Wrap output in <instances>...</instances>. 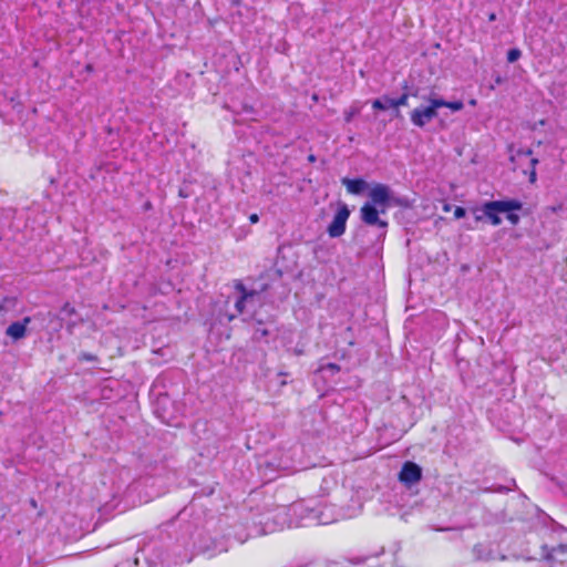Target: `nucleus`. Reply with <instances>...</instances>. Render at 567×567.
I'll list each match as a JSON object with an SVG mask.
<instances>
[{"instance_id": "nucleus-1", "label": "nucleus", "mask_w": 567, "mask_h": 567, "mask_svg": "<svg viewBox=\"0 0 567 567\" xmlns=\"http://www.w3.org/2000/svg\"><path fill=\"white\" fill-rule=\"evenodd\" d=\"M399 204L394 198L390 187L384 184H375L369 192V202L360 208L361 220L368 225L378 228L377 237L384 238L386 235L388 221L380 216L385 214L393 205Z\"/></svg>"}, {"instance_id": "nucleus-2", "label": "nucleus", "mask_w": 567, "mask_h": 567, "mask_svg": "<svg viewBox=\"0 0 567 567\" xmlns=\"http://www.w3.org/2000/svg\"><path fill=\"white\" fill-rule=\"evenodd\" d=\"M421 99L427 104L415 107L410 114L412 124L420 128L424 127L437 116V110L442 107L443 104V99L433 91L430 92L427 96H421Z\"/></svg>"}, {"instance_id": "nucleus-3", "label": "nucleus", "mask_w": 567, "mask_h": 567, "mask_svg": "<svg viewBox=\"0 0 567 567\" xmlns=\"http://www.w3.org/2000/svg\"><path fill=\"white\" fill-rule=\"evenodd\" d=\"M182 551L171 555L166 548L159 544L148 545L143 549V560L145 567H175L183 560Z\"/></svg>"}, {"instance_id": "nucleus-4", "label": "nucleus", "mask_w": 567, "mask_h": 567, "mask_svg": "<svg viewBox=\"0 0 567 567\" xmlns=\"http://www.w3.org/2000/svg\"><path fill=\"white\" fill-rule=\"evenodd\" d=\"M238 297L235 301L237 315L252 313L264 302L262 290L247 289L241 281H236Z\"/></svg>"}, {"instance_id": "nucleus-5", "label": "nucleus", "mask_w": 567, "mask_h": 567, "mask_svg": "<svg viewBox=\"0 0 567 567\" xmlns=\"http://www.w3.org/2000/svg\"><path fill=\"white\" fill-rule=\"evenodd\" d=\"M522 208V204L517 200H492L482 206V212L494 226L502 223L499 214L515 212Z\"/></svg>"}, {"instance_id": "nucleus-6", "label": "nucleus", "mask_w": 567, "mask_h": 567, "mask_svg": "<svg viewBox=\"0 0 567 567\" xmlns=\"http://www.w3.org/2000/svg\"><path fill=\"white\" fill-rule=\"evenodd\" d=\"M350 216V210L346 204H342L332 221L328 226V234L331 238L340 237L346 231L347 220Z\"/></svg>"}, {"instance_id": "nucleus-7", "label": "nucleus", "mask_w": 567, "mask_h": 567, "mask_svg": "<svg viewBox=\"0 0 567 567\" xmlns=\"http://www.w3.org/2000/svg\"><path fill=\"white\" fill-rule=\"evenodd\" d=\"M422 478V468L414 462H405L399 473V480L406 486L420 482Z\"/></svg>"}, {"instance_id": "nucleus-8", "label": "nucleus", "mask_w": 567, "mask_h": 567, "mask_svg": "<svg viewBox=\"0 0 567 567\" xmlns=\"http://www.w3.org/2000/svg\"><path fill=\"white\" fill-rule=\"evenodd\" d=\"M31 322L30 317H24L21 321H14L6 329V336L12 341H19L27 336L28 324Z\"/></svg>"}, {"instance_id": "nucleus-9", "label": "nucleus", "mask_w": 567, "mask_h": 567, "mask_svg": "<svg viewBox=\"0 0 567 567\" xmlns=\"http://www.w3.org/2000/svg\"><path fill=\"white\" fill-rule=\"evenodd\" d=\"M341 182L347 187V190L353 195H360L368 187V183L362 178L350 179L346 177Z\"/></svg>"}, {"instance_id": "nucleus-10", "label": "nucleus", "mask_w": 567, "mask_h": 567, "mask_svg": "<svg viewBox=\"0 0 567 567\" xmlns=\"http://www.w3.org/2000/svg\"><path fill=\"white\" fill-rule=\"evenodd\" d=\"M306 518L310 522H316L319 525H328L336 520L334 517L329 516L324 511L319 508H311Z\"/></svg>"}, {"instance_id": "nucleus-11", "label": "nucleus", "mask_w": 567, "mask_h": 567, "mask_svg": "<svg viewBox=\"0 0 567 567\" xmlns=\"http://www.w3.org/2000/svg\"><path fill=\"white\" fill-rule=\"evenodd\" d=\"M17 305L18 299L16 297H4L0 299V316H7L16 309Z\"/></svg>"}, {"instance_id": "nucleus-12", "label": "nucleus", "mask_w": 567, "mask_h": 567, "mask_svg": "<svg viewBox=\"0 0 567 567\" xmlns=\"http://www.w3.org/2000/svg\"><path fill=\"white\" fill-rule=\"evenodd\" d=\"M409 96H410V94H409V93H403V94H402L400 97H398V99H392V97H389V96L384 95V101H385L390 106H392L393 109H396L395 116H399L400 112L398 111V109H399L400 106H405V105H408Z\"/></svg>"}, {"instance_id": "nucleus-13", "label": "nucleus", "mask_w": 567, "mask_h": 567, "mask_svg": "<svg viewBox=\"0 0 567 567\" xmlns=\"http://www.w3.org/2000/svg\"><path fill=\"white\" fill-rule=\"evenodd\" d=\"M557 553L566 554L567 545H559L558 547H554L548 549L547 546H543V556L546 560H554L555 555Z\"/></svg>"}, {"instance_id": "nucleus-14", "label": "nucleus", "mask_w": 567, "mask_h": 567, "mask_svg": "<svg viewBox=\"0 0 567 567\" xmlns=\"http://www.w3.org/2000/svg\"><path fill=\"white\" fill-rule=\"evenodd\" d=\"M316 567H352V564L348 560H329L322 563H316Z\"/></svg>"}, {"instance_id": "nucleus-15", "label": "nucleus", "mask_w": 567, "mask_h": 567, "mask_svg": "<svg viewBox=\"0 0 567 567\" xmlns=\"http://www.w3.org/2000/svg\"><path fill=\"white\" fill-rule=\"evenodd\" d=\"M442 107H449L453 112H458L464 107V104L462 101L447 102L443 100Z\"/></svg>"}, {"instance_id": "nucleus-16", "label": "nucleus", "mask_w": 567, "mask_h": 567, "mask_svg": "<svg viewBox=\"0 0 567 567\" xmlns=\"http://www.w3.org/2000/svg\"><path fill=\"white\" fill-rule=\"evenodd\" d=\"M372 107L375 109V110H386L389 107H391L385 101H384V96L380 97V99H377L372 102Z\"/></svg>"}, {"instance_id": "nucleus-17", "label": "nucleus", "mask_w": 567, "mask_h": 567, "mask_svg": "<svg viewBox=\"0 0 567 567\" xmlns=\"http://www.w3.org/2000/svg\"><path fill=\"white\" fill-rule=\"evenodd\" d=\"M522 55V52L519 49H511L508 52H507V61L509 63H514L515 61H517Z\"/></svg>"}, {"instance_id": "nucleus-18", "label": "nucleus", "mask_w": 567, "mask_h": 567, "mask_svg": "<svg viewBox=\"0 0 567 567\" xmlns=\"http://www.w3.org/2000/svg\"><path fill=\"white\" fill-rule=\"evenodd\" d=\"M465 215H466V209L464 207L456 206V208L454 209V217L456 219H460V218H463Z\"/></svg>"}, {"instance_id": "nucleus-19", "label": "nucleus", "mask_w": 567, "mask_h": 567, "mask_svg": "<svg viewBox=\"0 0 567 567\" xmlns=\"http://www.w3.org/2000/svg\"><path fill=\"white\" fill-rule=\"evenodd\" d=\"M537 163H538V159H536V158H533V159H532L533 171H532L530 176H529V181H530L532 183H534V182L536 181L535 165H536Z\"/></svg>"}, {"instance_id": "nucleus-20", "label": "nucleus", "mask_w": 567, "mask_h": 567, "mask_svg": "<svg viewBox=\"0 0 567 567\" xmlns=\"http://www.w3.org/2000/svg\"><path fill=\"white\" fill-rule=\"evenodd\" d=\"M507 219L512 223V224H516L519 219L518 215L514 214L513 212H509L507 213Z\"/></svg>"}, {"instance_id": "nucleus-21", "label": "nucleus", "mask_w": 567, "mask_h": 567, "mask_svg": "<svg viewBox=\"0 0 567 567\" xmlns=\"http://www.w3.org/2000/svg\"><path fill=\"white\" fill-rule=\"evenodd\" d=\"M249 220H250L251 223H257V221L259 220V217H258V215L252 214V215H250Z\"/></svg>"}, {"instance_id": "nucleus-22", "label": "nucleus", "mask_w": 567, "mask_h": 567, "mask_svg": "<svg viewBox=\"0 0 567 567\" xmlns=\"http://www.w3.org/2000/svg\"><path fill=\"white\" fill-rule=\"evenodd\" d=\"M327 369H330V370H339V368L337 367V364H333V363H329L327 365Z\"/></svg>"}, {"instance_id": "nucleus-23", "label": "nucleus", "mask_w": 567, "mask_h": 567, "mask_svg": "<svg viewBox=\"0 0 567 567\" xmlns=\"http://www.w3.org/2000/svg\"><path fill=\"white\" fill-rule=\"evenodd\" d=\"M308 161H309L310 163H315V162H316V156H315L313 154H310V155L308 156Z\"/></svg>"}, {"instance_id": "nucleus-24", "label": "nucleus", "mask_w": 567, "mask_h": 567, "mask_svg": "<svg viewBox=\"0 0 567 567\" xmlns=\"http://www.w3.org/2000/svg\"><path fill=\"white\" fill-rule=\"evenodd\" d=\"M302 506L301 505H293L292 509L295 513L301 511Z\"/></svg>"}, {"instance_id": "nucleus-25", "label": "nucleus", "mask_w": 567, "mask_h": 567, "mask_svg": "<svg viewBox=\"0 0 567 567\" xmlns=\"http://www.w3.org/2000/svg\"><path fill=\"white\" fill-rule=\"evenodd\" d=\"M488 20L489 21H495L496 20V14L495 13H491L489 17H488Z\"/></svg>"}, {"instance_id": "nucleus-26", "label": "nucleus", "mask_w": 567, "mask_h": 567, "mask_svg": "<svg viewBox=\"0 0 567 567\" xmlns=\"http://www.w3.org/2000/svg\"><path fill=\"white\" fill-rule=\"evenodd\" d=\"M257 332H260L261 336H267L268 334V331L266 329L257 330Z\"/></svg>"}, {"instance_id": "nucleus-27", "label": "nucleus", "mask_w": 567, "mask_h": 567, "mask_svg": "<svg viewBox=\"0 0 567 567\" xmlns=\"http://www.w3.org/2000/svg\"><path fill=\"white\" fill-rule=\"evenodd\" d=\"M83 358L86 360H93V355L91 354H84Z\"/></svg>"}, {"instance_id": "nucleus-28", "label": "nucleus", "mask_w": 567, "mask_h": 567, "mask_svg": "<svg viewBox=\"0 0 567 567\" xmlns=\"http://www.w3.org/2000/svg\"><path fill=\"white\" fill-rule=\"evenodd\" d=\"M116 567H131V564L130 563H123V564H121L120 566H116Z\"/></svg>"}, {"instance_id": "nucleus-29", "label": "nucleus", "mask_w": 567, "mask_h": 567, "mask_svg": "<svg viewBox=\"0 0 567 567\" xmlns=\"http://www.w3.org/2000/svg\"><path fill=\"white\" fill-rule=\"evenodd\" d=\"M140 559H141L140 557H136V558L134 559V565H135V566H138V565H140Z\"/></svg>"}, {"instance_id": "nucleus-30", "label": "nucleus", "mask_w": 567, "mask_h": 567, "mask_svg": "<svg viewBox=\"0 0 567 567\" xmlns=\"http://www.w3.org/2000/svg\"><path fill=\"white\" fill-rule=\"evenodd\" d=\"M350 121H351V114H348L347 122H350Z\"/></svg>"}, {"instance_id": "nucleus-31", "label": "nucleus", "mask_w": 567, "mask_h": 567, "mask_svg": "<svg viewBox=\"0 0 567 567\" xmlns=\"http://www.w3.org/2000/svg\"><path fill=\"white\" fill-rule=\"evenodd\" d=\"M235 317H236V315H230V316L228 317V319H229V320H233Z\"/></svg>"}]
</instances>
